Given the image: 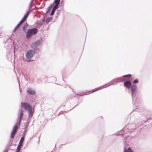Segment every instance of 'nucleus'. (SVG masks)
Instances as JSON below:
<instances>
[{"instance_id":"nucleus-4","label":"nucleus","mask_w":152,"mask_h":152,"mask_svg":"<svg viewBox=\"0 0 152 152\" xmlns=\"http://www.w3.org/2000/svg\"><path fill=\"white\" fill-rule=\"evenodd\" d=\"M18 129V126L17 125H15L13 128V129L11 134V137L12 138L14 137L15 134Z\"/></svg>"},{"instance_id":"nucleus-22","label":"nucleus","mask_w":152,"mask_h":152,"mask_svg":"<svg viewBox=\"0 0 152 152\" xmlns=\"http://www.w3.org/2000/svg\"><path fill=\"white\" fill-rule=\"evenodd\" d=\"M51 19V18H47L46 19V21L47 22H49V21Z\"/></svg>"},{"instance_id":"nucleus-15","label":"nucleus","mask_w":152,"mask_h":152,"mask_svg":"<svg viewBox=\"0 0 152 152\" xmlns=\"http://www.w3.org/2000/svg\"><path fill=\"white\" fill-rule=\"evenodd\" d=\"M28 26V24H27V23H26L25 24L23 28V30L24 31H25L27 27Z\"/></svg>"},{"instance_id":"nucleus-18","label":"nucleus","mask_w":152,"mask_h":152,"mask_svg":"<svg viewBox=\"0 0 152 152\" xmlns=\"http://www.w3.org/2000/svg\"><path fill=\"white\" fill-rule=\"evenodd\" d=\"M132 77V75L130 74H128L127 75H125L123 76V77H127L130 78Z\"/></svg>"},{"instance_id":"nucleus-12","label":"nucleus","mask_w":152,"mask_h":152,"mask_svg":"<svg viewBox=\"0 0 152 152\" xmlns=\"http://www.w3.org/2000/svg\"><path fill=\"white\" fill-rule=\"evenodd\" d=\"M58 8V6L57 5H55L53 7V9H52V11L50 13V15H52L53 14L55 11L56 10V9H57Z\"/></svg>"},{"instance_id":"nucleus-6","label":"nucleus","mask_w":152,"mask_h":152,"mask_svg":"<svg viewBox=\"0 0 152 152\" xmlns=\"http://www.w3.org/2000/svg\"><path fill=\"white\" fill-rule=\"evenodd\" d=\"M131 83L130 81H126L124 83V86L127 87L128 89H129L131 86Z\"/></svg>"},{"instance_id":"nucleus-9","label":"nucleus","mask_w":152,"mask_h":152,"mask_svg":"<svg viewBox=\"0 0 152 152\" xmlns=\"http://www.w3.org/2000/svg\"><path fill=\"white\" fill-rule=\"evenodd\" d=\"M22 22H21L20 21L19 22V23L17 25V26L15 27L14 30V32H16L17 30L19 28L20 26L21 25V24L23 23Z\"/></svg>"},{"instance_id":"nucleus-5","label":"nucleus","mask_w":152,"mask_h":152,"mask_svg":"<svg viewBox=\"0 0 152 152\" xmlns=\"http://www.w3.org/2000/svg\"><path fill=\"white\" fill-rule=\"evenodd\" d=\"M137 89V86L136 85H133L131 87V90L132 96L135 93Z\"/></svg>"},{"instance_id":"nucleus-7","label":"nucleus","mask_w":152,"mask_h":152,"mask_svg":"<svg viewBox=\"0 0 152 152\" xmlns=\"http://www.w3.org/2000/svg\"><path fill=\"white\" fill-rule=\"evenodd\" d=\"M27 92L30 95H34L35 94V91L30 88H28L27 90Z\"/></svg>"},{"instance_id":"nucleus-16","label":"nucleus","mask_w":152,"mask_h":152,"mask_svg":"<svg viewBox=\"0 0 152 152\" xmlns=\"http://www.w3.org/2000/svg\"><path fill=\"white\" fill-rule=\"evenodd\" d=\"M126 150V152H133L132 151L131 148H129L127 151L126 149L125 148L124 149V151Z\"/></svg>"},{"instance_id":"nucleus-1","label":"nucleus","mask_w":152,"mask_h":152,"mask_svg":"<svg viewBox=\"0 0 152 152\" xmlns=\"http://www.w3.org/2000/svg\"><path fill=\"white\" fill-rule=\"evenodd\" d=\"M37 32V30L36 28L29 29L26 33V37L27 39H29L33 35L36 34Z\"/></svg>"},{"instance_id":"nucleus-3","label":"nucleus","mask_w":152,"mask_h":152,"mask_svg":"<svg viewBox=\"0 0 152 152\" xmlns=\"http://www.w3.org/2000/svg\"><path fill=\"white\" fill-rule=\"evenodd\" d=\"M34 53L33 50H28L26 53V58L28 59H30L33 56Z\"/></svg>"},{"instance_id":"nucleus-2","label":"nucleus","mask_w":152,"mask_h":152,"mask_svg":"<svg viewBox=\"0 0 152 152\" xmlns=\"http://www.w3.org/2000/svg\"><path fill=\"white\" fill-rule=\"evenodd\" d=\"M21 104L22 107L25 110H28L32 108L31 106L27 103H21Z\"/></svg>"},{"instance_id":"nucleus-17","label":"nucleus","mask_w":152,"mask_h":152,"mask_svg":"<svg viewBox=\"0 0 152 152\" xmlns=\"http://www.w3.org/2000/svg\"><path fill=\"white\" fill-rule=\"evenodd\" d=\"M60 1V0H55L54 2L56 4V5H57V6H58V5L59 4Z\"/></svg>"},{"instance_id":"nucleus-19","label":"nucleus","mask_w":152,"mask_h":152,"mask_svg":"<svg viewBox=\"0 0 152 152\" xmlns=\"http://www.w3.org/2000/svg\"><path fill=\"white\" fill-rule=\"evenodd\" d=\"M100 89H101L100 87H99V88H96L95 89L93 90H92V92H95V91H98V90H100Z\"/></svg>"},{"instance_id":"nucleus-10","label":"nucleus","mask_w":152,"mask_h":152,"mask_svg":"<svg viewBox=\"0 0 152 152\" xmlns=\"http://www.w3.org/2000/svg\"><path fill=\"white\" fill-rule=\"evenodd\" d=\"M29 14V12H27L23 17L22 19L20 21L21 22L23 23L25 20L26 19Z\"/></svg>"},{"instance_id":"nucleus-21","label":"nucleus","mask_w":152,"mask_h":152,"mask_svg":"<svg viewBox=\"0 0 152 152\" xmlns=\"http://www.w3.org/2000/svg\"><path fill=\"white\" fill-rule=\"evenodd\" d=\"M138 82V79H136L135 80L133 81V83H137Z\"/></svg>"},{"instance_id":"nucleus-8","label":"nucleus","mask_w":152,"mask_h":152,"mask_svg":"<svg viewBox=\"0 0 152 152\" xmlns=\"http://www.w3.org/2000/svg\"><path fill=\"white\" fill-rule=\"evenodd\" d=\"M40 44V42L38 40L37 41L34 43H33L31 45V47L32 48H34L35 47H37L38 45Z\"/></svg>"},{"instance_id":"nucleus-23","label":"nucleus","mask_w":152,"mask_h":152,"mask_svg":"<svg viewBox=\"0 0 152 152\" xmlns=\"http://www.w3.org/2000/svg\"><path fill=\"white\" fill-rule=\"evenodd\" d=\"M20 150L16 149V152H19Z\"/></svg>"},{"instance_id":"nucleus-14","label":"nucleus","mask_w":152,"mask_h":152,"mask_svg":"<svg viewBox=\"0 0 152 152\" xmlns=\"http://www.w3.org/2000/svg\"><path fill=\"white\" fill-rule=\"evenodd\" d=\"M24 137H21L20 140V142H19L18 145L22 146V143H23V142L24 141Z\"/></svg>"},{"instance_id":"nucleus-13","label":"nucleus","mask_w":152,"mask_h":152,"mask_svg":"<svg viewBox=\"0 0 152 152\" xmlns=\"http://www.w3.org/2000/svg\"><path fill=\"white\" fill-rule=\"evenodd\" d=\"M28 116L29 117H31L33 115L32 113V108L28 110Z\"/></svg>"},{"instance_id":"nucleus-11","label":"nucleus","mask_w":152,"mask_h":152,"mask_svg":"<svg viewBox=\"0 0 152 152\" xmlns=\"http://www.w3.org/2000/svg\"><path fill=\"white\" fill-rule=\"evenodd\" d=\"M23 111L22 110L21 112L20 115V119H19V126L20 125L21 121L22 120V119L23 118Z\"/></svg>"},{"instance_id":"nucleus-24","label":"nucleus","mask_w":152,"mask_h":152,"mask_svg":"<svg viewBox=\"0 0 152 152\" xmlns=\"http://www.w3.org/2000/svg\"><path fill=\"white\" fill-rule=\"evenodd\" d=\"M124 152H126V150L124 151Z\"/></svg>"},{"instance_id":"nucleus-20","label":"nucleus","mask_w":152,"mask_h":152,"mask_svg":"<svg viewBox=\"0 0 152 152\" xmlns=\"http://www.w3.org/2000/svg\"><path fill=\"white\" fill-rule=\"evenodd\" d=\"M22 146L19 145H18V146L17 147V149L19 150H20L21 146Z\"/></svg>"}]
</instances>
